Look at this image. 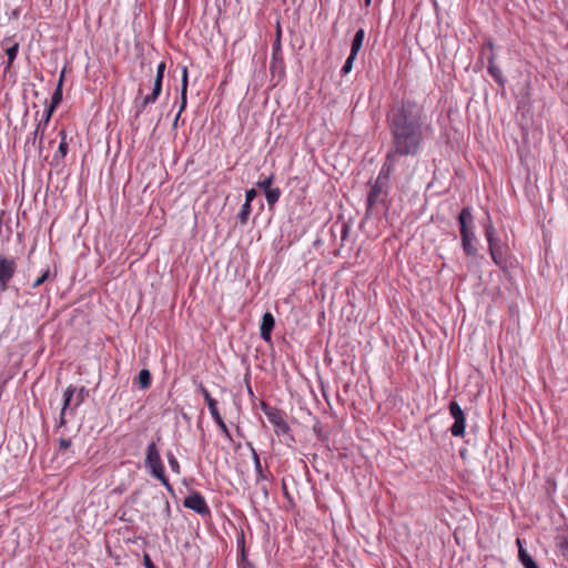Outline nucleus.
I'll list each match as a JSON object with an SVG mask.
<instances>
[{
    "label": "nucleus",
    "instance_id": "obj_38",
    "mask_svg": "<svg viewBox=\"0 0 568 568\" xmlns=\"http://www.w3.org/2000/svg\"><path fill=\"white\" fill-rule=\"evenodd\" d=\"M487 50H489V51H490V53H491V52H493V50H494V43H493V41H491V40H487V41L483 44L480 54H481V55H485Z\"/></svg>",
    "mask_w": 568,
    "mask_h": 568
},
{
    "label": "nucleus",
    "instance_id": "obj_25",
    "mask_svg": "<svg viewBox=\"0 0 568 568\" xmlns=\"http://www.w3.org/2000/svg\"><path fill=\"white\" fill-rule=\"evenodd\" d=\"M250 214H251V204L248 203H244L237 214V220L239 222L244 225L247 223L248 221V217H250Z\"/></svg>",
    "mask_w": 568,
    "mask_h": 568
},
{
    "label": "nucleus",
    "instance_id": "obj_11",
    "mask_svg": "<svg viewBox=\"0 0 568 568\" xmlns=\"http://www.w3.org/2000/svg\"><path fill=\"white\" fill-rule=\"evenodd\" d=\"M186 93H187V68L183 67L182 69V81H181V105L180 110L174 119L173 126L178 125V121L181 116L182 111L186 106Z\"/></svg>",
    "mask_w": 568,
    "mask_h": 568
},
{
    "label": "nucleus",
    "instance_id": "obj_21",
    "mask_svg": "<svg viewBox=\"0 0 568 568\" xmlns=\"http://www.w3.org/2000/svg\"><path fill=\"white\" fill-rule=\"evenodd\" d=\"M489 252H490V255L493 257V261L501 266L505 262L504 257H503V253H501V248L500 246L498 245V243L496 245H493L489 246Z\"/></svg>",
    "mask_w": 568,
    "mask_h": 568
},
{
    "label": "nucleus",
    "instance_id": "obj_43",
    "mask_svg": "<svg viewBox=\"0 0 568 568\" xmlns=\"http://www.w3.org/2000/svg\"><path fill=\"white\" fill-rule=\"evenodd\" d=\"M372 3V0H365V4L368 7Z\"/></svg>",
    "mask_w": 568,
    "mask_h": 568
},
{
    "label": "nucleus",
    "instance_id": "obj_41",
    "mask_svg": "<svg viewBox=\"0 0 568 568\" xmlns=\"http://www.w3.org/2000/svg\"><path fill=\"white\" fill-rule=\"evenodd\" d=\"M144 565H145V568H155V566L152 564V561L148 555L144 556Z\"/></svg>",
    "mask_w": 568,
    "mask_h": 568
},
{
    "label": "nucleus",
    "instance_id": "obj_15",
    "mask_svg": "<svg viewBox=\"0 0 568 568\" xmlns=\"http://www.w3.org/2000/svg\"><path fill=\"white\" fill-rule=\"evenodd\" d=\"M75 394V387L73 386H69L65 390H64V394H63V406H62V409H61V413H60V419H59V425L60 426H63L65 425V419H64V415H65V412L67 409L71 406V402H72V398Z\"/></svg>",
    "mask_w": 568,
    "mask_h": 568
},
{
    "label": "nucleus",
    "instance_id": "obj_24",
    "mask_svg": "<svg viewBox=\"0 0 568 568\" xmlns=\"http://www.w3.org/2000/svg\"><path fill=\"white\" fill-rule=\"evenodd\" d=\"M251 450H252V456H253V460H254V467H255L257 480H263L266 477H265V475L263 473L260 457H258L256 450L253 447H251Z\"/></svg>",
    "mask_w": 568,
    "mask_h": 568
},
{
    "label": "nucleus",
    "instance_id": "obj_30",
    "mask_svg": "<svg viewBox=\"0 0 568 568\" xmlns=\"http://www.w3.org/2000/svg\"><path fill=\"white\" fill-rule=\"evenodd\" d=\"M355 59H356V57H353V54L349 53L348 58L346 59V61L342 68V74H347L352 71L353 63H354Z\"/></svg>",
    "mask_w": 568,
    "mask_h": 568
},
{
    "label": "nucleus",
    "instance_id": "obj_34",
    "mask_svg": "<svg viewBox=\"0 0 568 568\" xmlns=\"http://www.w3.org/2000/svg\"><path fill=\"white\" fill-rule=\"evenodd\" d=\"M88 395V390L84 387H81L77 394V398L74 402V407L79 406Z\"/></svg>",
    "mask_w": 568,
    "mask_h": 568
},
{
    "label": "nucleus",
    "instance_id": "obj_8",
    "mask_svg": "<svg viewBox=\"0 0 568 568\" xmlns=\"http://www.w3.org/2000/svg\"><path fill=\"white\" fill-rule=\"evenodd\" d=\"M161 91H162L161 87L153 84V90L150 94L145 95L144 98H142L140 100L136 99L135 100V109H136L135 115L139 116L149 104L154 103L158 100L159 95L161 94Z\"/></svg>",
    "mask_w": 568,
    "mask_h": 568
},
{
    "label": "nucleus",
    "instance_id": "obj_35",
    "mask_svg": "<svg viewBox=\"0 0 568 568\" xmlns=\"http://www.w3.org/2000/svg\"><path fill=\"white\" fill-rule=\"evenodd\" d=\"M49 277V270L44 271L40 277H38L34 283L32 284V287L36 288L40 286L42 283H44Z\"/></svg>",
    "mask_w": 568,
    "mask_h": 568
},
{
    "label": "nucleus",
    "instance_id": "obj_12",
    "mask_svg": "<svg viewBox=\"0 0 568 568\" xmlns=\"http://www.w3.org/2000/svg\"><path fill=\"white\" fill-rule=\"evenodd\" d=\"M63 78H64V73L62 72L61 75H60V79H59V82H58V85H57V89L51 98V105L50 108L47 110L45 112V116H44V123H48L50 118H51V114H52V111L53 109L61 102L62 100V82H63Z\"/></svg>",
    "mask_w": 568,
    "mask_h": 568
},
{
    "label": "nucleus",
    "instance_id": "obj_13",
    "mask_svg": "<svg viewBox=\"0 0 568 568\" xmlns=\"http://www.w3.org/2000/svg\"><path fill=\"white\" fill-rule=\"evenodd\" d=\"M495 58H496V55H495L494 52L489 53L488 57H487V60H488V73L494 78V80L500 87H504L506 80L503 77V72H501L500 68L496 65Z\"/></svg>",
    "mask_w": 568,
    "mask_h": 568
},
{
    "label": "nucleus",
    "instance_id": "obj_19",
    "mask_svg": "<svg viewBox=\"0 0 568 568\" xmlns=\"http://www.w3.org/2000/svg\"><path fill=\"white\" fill-rule=\"evenodd\" d=\"M152 476L158 478L168 489H171L169 479L164 474L163 464L149 468Z\"/></svg>",
    "mask_w": 568,
    "mask_h": 568
},
{
    "label": "nucleus",
    "instance_id": "obj_31",
    "mask_svg": "<svg viewBox=\"0 0 568 568\" xmlns=\"http://www.w3.org/2000/svg\"><path fill=\"white\" fill-rule=\"evenodd\" d=\"M273 179H274V175H273V174H271L270 176L265 178L263 181H258V182L256 183V185H257L258 187L263 189L264 191H266V190H271V189H272V187H271V185H272V183H273Z\"/></svg>",
    "mask_w": 568,
    "mask_h": 568
},
{
    "label": "nucleus",
    "instance_id": "obj_18",
    "mask_svg": "<svg viewBox=\"0 0 568 568\" xmlns=\"http://www.w3.org/2000/svg\"><path fill=\"white\" fill-rule=\"evenodd\" d=\"M517 544L519 546L518 556L523 566L525 568H538L532 557L523 548L520 539H517Z\"/></svg>",
    "mask_w": 568,
    "mask_h": 568
},
{
    "label": "nucleus",
    "instance_id": "obj_2",
    "mask_svg": "<svg viewBox=\"0 0 568 568\" xmlns=\"http://www.w3.org/2000/svg\"><path fill=\"white\" fill-rule=\"evenodd\" d=\"M17 270V263L13 258H8L0 255V291L6 292L9 287V282L13 277Z\"/></svg>",
    "mask_w": 568,
    "mask_h": 568
},
{
    "label": "nucleus",
    "instance_id": "obj_1",
    "mask_svg": "<svg viewBox=\"0 0 568 568\" xmlns=\"http://www.w3.org/2000/svg\"><path fill=\"white\" fill-rule=\"evenodd\" d=\"M387 123L392 136V150L386 156L393 164L396 155L414 156L430 130L426 124L424 109L410 100H403L392 106L387 113Z\"/></svg>",
    "mask_w": 568,
    "mask_h": 568
},
{
    "label": "nucleus",
    "instance_id": "obj_9",
    "mask_svg": "<svg viewBox=\"0 0 568 568\" xmlns=\"http://www.w3.org/2000/svg\"><path fill=\"white\" fill-rule=\"evenodd\" d=\"M274 326H275L274 316L268 312L265 313L262 317L261 327H260L261 337L265 342L271 341V333H272Z\"/></svg>",
    "mask_w": 568,
    "mask_h": 568
},
{
    "label": "nucleus",
    "instance_id": "obj_10",
    "mask_svg": "<svg viewBox=\"0 0 568 568\" xmlns=\"http://www.w3.org/2000/svg\"><path fill=\"white\" fill-rule=\"evenodd\" d=\"M186 93H187V68L183 67L182 69V81H181V105L180 110L174 119L173 126L178 125V121L181 116L182 111L186 106Z\"/></svg>",
    "mask_w": 568,
    "mask_h": 568
},
{
    "label": "nucleus",
    "instance_id": "obj_7",
    "mask_svg": "<svg viewBox=\"0 0 568 568\" xmlns=\"http://www.w3.org/2000/svg\"><path fill=\"white\" fill-rule=\"evenodd\" d=\"M183 505L184 507L192 509L200 515H207L210 513L204 497L199 493H192L189 495L184 499Z\"/></svg>",
    "mask_w": 568,
    "mask_h": 568
},
{
    "label": "nucleus",
    "instance_id": "obj_37",
    "mask_svg": "<svg viewBox=\"0 0 568 568\" xmlns=\"http://www.w3.org/2000/svg\"><path fill=\"white\" fill-rule=\"evenodd\" d=\"M257 196V192L254 189H250L245 192V202L251 204L253 200Z\"/></svg>",
    "mask_w": 568,
    "mask_h": 568
},
{
    "label": "nucleus",
    "instance_id": "obj_17",
    "mask_svg": "<svg viewBox=\"0 0 568 568\" xmlns=\"http://www.w3.org/2000/svg\"><path fill=\"white\" fill-rule=\"evenodd\" d=\"M47 123L43 122V124L40 122L36 130L33 131V136L28 141V143H32V145L38 149L40 152L42 150V141H43V134H44V126Z\"/></svg>",
    "mask_w": 568,
    "mask_h": 568
},
{
    "label": "nucleus",
    "instance_id": "obj_6",
    "mask_svg": "<svg viewBox=\"0 0 568 568\" xmlns=\"http://www.w3.org/2000/svg\"><path fill=\"white\" fill-rule=\"evenodd\" d=\"M263 410L270 423L275 427L276 433L285 434L290 430V426L281 410L272 407H264Z\"/></svg>",
    "mask_w": 568,
    "mask_h": 568
},
{
    "label": "nucleus",
    "instance_id": "obj_3",
    "mask_svg": "<svg viewBox=\"0 0 568 568\" xmlns=\"http://www.w3.org/2000/svg\"><path fill=\"white\" fill-rule=\"evenodd\" d=\"M449 413L454 418V424L450 427L452 435L455 437H463L465 434L466 426L465 414L457 402H450Z\"/></svg>",
    "mask_w": 568,
    "mask_h": 568
},
{
    "label": "nucleus",
    "instance_id": "obj_36",
    "mask_svg": "<svg viewBox=\"0 0 568 568\" xmlns=\"http://www.w3.org/2000/svg\"><path fill=\"white\" fill-rule=\"evenodd\" d=\"M168 460H169V464H170L172 470L179 473L180 465H179L178 460L175 459V457L173 456V454L168 455Z\"/></svg>",
    "mask_w": 568,
    "mask_h": 568
},
{
    "label": "nucleus",
    "instance_id": "obj_27",
    "mask_svg": "<svg viewBox=\"0 0 568 568\" xmlns=\"http://www.w3.org/2000/svg\"><path fill=\"white\" fill-rule=\"evenodd\" d=\"M59 135L61 136V142L59 144V153L61 154L62 158H64L68 153V142H67V134L63 130H61L59 132Z\"/></svg>",
    "mask_w": 568,
    "mask_h": 568
},
{
    "label": "nucleus",
    "instance_id": "obj_23",
    "mask_svg": "<svg viewBox=\"0 0 568 568\" xmlns=\"http://www.w3.org/2000/svg\"><path fill=\"white\" fill-rule=\"evenodd\" d=\"M281 190L278 187L266 190L265 197L270 207H272L280 199Z\"/></svg>",
    "mask_w": 568,
    "mask_h": 568
},
{
    "label": "nucleus",
    "instance_id": "obj_14",
    "mask_svg": "<svg viewBox=\"0 0 568 568\" xmlns=\"http://www.w3.org/2000/svg\"><path fill=\"white\" fill-rule=\"evenodd\" d=\"M161 457L155 443H151L146 448L145 467L151 468L161 465Z\"/></svg>",
    "mask_w": 568,
    "mask_h": 568
},
{
    "label": "nucleus",
    "instance_id": "obj_4",
    "mask_svg": "<svg viewBox=\"0 0 568 568\" xmlns=\"http://www.w3.org/2000/svg\"><path fill=\"white\" fill-rule=\"evenodd\" d=\"M385 200V192L382 189L379 180H377L371 187L367 195L366 216L374 213L375 207L382 204Z\"/></svg>",
    "mask_w": 568,
    "mask_h": 568
},
{
    "label": "nucleus",
    "instance_id": "obj_26",
    "mask_svg": "<svg viewBox=\"0 0 568 568\" xmlns=\"http://www.w3.org/2000/svg\"><path fill=\"white\" fill-rule=\"evenodd\" d=\"M495 227L494 225L491 224V221L488 222V224L485 226V235H486V240L488 242V246H491L493 245H496L497 244V239L495 237Z\"/></svg>",
    "mask_w": 568,
    "mask_h": 568
},
{
    "label": "nucleus",
    "instance_id": "obj_22",
    "mask_svg": "<svg viewBox=\"0 0 568 568\" xmlns=\"http://www.w3.org/2000/svg\"><path fill=\"white\" fill-rule=\"evenodd\" d=\"M140 388L146 389L151 385V373L149 369H141L138 376Z\"/></svg>",
    "mask_w": 568,
    "mask_h": 568
},
{
    "label": "nucleus",
    "instance_id": "obj_5",
    "mask_svg": "<svg viewBox=\"0 0 568 568\" xmlns=\"http://www.w3.org/2000/svg\"><path fill=\"white\" fill-rule=\"evenodd\" d=\"M458 222L460 226V236L462 242H473L475 240V234L469 230L468 224L473 223V215H471V209L470 207H464L459 215H458Z\"/></svg>",
    "mask_w": 568,
    "mask_h": 568
},
{
    "label": "nucleus",
    "instance_id": "obj_16",
    "mask_svg": "<svg viewBox=\"0 0 568 568\" xmlns=\"http://www.w3.org/2000/svg\"><path fill=\"white\" fill-rule=\"evenodd\" d=\"M199 388L207 404L211 416L213 417V419L219 418V416H221V415L216 407V400L211 396L210 392L202 384L199 385Z\"/></svg>",
    "mask_w": 568,
    "mask_h": 568
},
{
    "label": "nucleus",
    "instance_id": "obj_29",
    "mask_svg": "<svg viewBox=\"0 0 568 568\" xmlns=\"http://www.w3.org/2000/svg\"><path fill=\"white\" fill-rule=\"evenodd\" d=\"M164 72H165V63L161 62L158 65V69H156V75H155V80H154V84L155 85H159V87L162 88V81H163V78H164Z\"/></svg>",
    "mask_w": 568,
    "mask_h": 568
},
{
    "label": "nucleus",
    "instance_id": "obj_28",
    "mask_svg": "<svg viewBox=\"0 0 568 568\" xmlns=\"http://www.w3.org/2000/svg\"><path fill=\"white\" fill-rule=\"evenodd\" d=\"M18 50H19V44L18 43H14L13 45H11L10 48H8L6 50V53H7V57H8V65H7V69L10 68V65L12 64L13 60L16 59L17 57V53H18Z\"/></svg>",
    "mask_w": 568,
    "mask_h": 568
},
{
    "label": "nucleus",
    "instance_id": "obj_20",
    "mask_svg": "<svg viewBox=\"0 0 568 568\" xmlns=\"http://www.w3.org/2000/svg\"><path fill=\"white\" fill-rule=\"evenodd\" d=\"M364 37H365V32L363 29H359L356 31V33L353 38L352 49H351V53L353 54V57H357V53L359 52V50L363 45Z\"/></svg>",
    "mask_w": 568,
    "mask_h": 568
},
{
    "label": "nucleus",
    "instance_id": "obj_33",
    "mask_svg": "<svg viewBox=\"0 0 568 568\" xmlns=\"http://www.w3.org/2000/svg\"><path fill=\"white\" fill-rule=\"evenodd\" d=\"M464 251L467 255L471 256L476 254V247L474 246L473 242H462Z\"/></svg>",
    "mask_w": 568,
    "mask_h": 568
},
{
    "label": "nucleus",
    "instance_id": "obj_40",
    "mask_svg": "<svg viewBox=\"0 0 568 568\" xmlns=\"http://www.w3.org/2000/svg\"><path fill=\"white\" fill-rule=\"evenodd\" d=\"M59 446L61 449H67L71 446V440L70 439H65V438H61L59 440Z\"/></svg>",
    "mask_w": 568,
    "mask_h": 568
},
{
    "label": "nucleus",
    "instance_id": "obj_39",
    "mask_svg": "<svg viewBox=\"0 0 568 568\" xmlns=\"http://www.w3.org/2000/svg\"><path fill=\"white\" fill-rule=\"evenodd\" d=\"M560 551H561L562 556L565 557V559L568 561V539H565L564 541H561Z\"/></svg>",
    "mask_w": 568,
    "mask_h": 568
},
{
    "label": "nucleus",
    "instance_id": "obj_42",
    "mask_svg": "<svg viewBox=\"0 0 568 568\" xmlns=\"http://www.w3.org/2000/svg\"><path fill=\"white\" fill-rule=\"evenodd\" d=\"M280 49V36L277 37L275 43H274V51Z\"/></svg>",
    "mask_w": 568,
    "mask_h": 568
},
{
    "label": "nucleus",
    "instance_id": "obj_32",
    "mask_svg": "<svg viewBox=\"0 0 568 568\" xmlns=\"http://www.w3.org/2000/svg\"><path fill=\"white\" fill-rule=\"evenodd\" d=\"M215 423L217 424L219 428L222 430V433L227 437L230 438L231 435H230V432H229V428L226 426V424L224 423L223 418L221 416H219V418H214Z\"/></svg>",
    "mask_w": 568,
    "mask_h": 568
}]
</instances>
